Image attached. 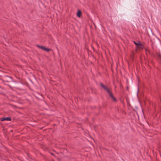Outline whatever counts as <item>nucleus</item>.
<instances>
[{
    "label": "nucleus",
    "instance_id": "4",
    "mask_svg": "<svg viewBox=\"0 0 161 161\" xmlns=\"http://www.w3.org/2000/svg\"><path fill=\"white\" fill-rule=\"evenodd\" d=\"M137 49H136V51L137 50V48L140 49H142L144 48V46L143 44L142 43H140L139 44V45H138V46L136 47Z\"/></svg>",
    "mask_w": 161,
    "mask_h": 161
},
{
    "label": "nucleus",
    "instance_id": "3",
    "mask_svg": "<svg viewBox=\"0 0 161 161\" xmlns=\"http://www.w3.org/2000/svg\"><path fill=\"white\" fill-rule=\"evenodd\" d=\"M36 46L39 48H40L43 50H44L46 52H49L50 51L51 49L49 48H47L45 47L41 46L39 45H37Z\"/></svg>",
    "mask_w": 161,
    "mask_h": 161
},
{
    "label": "nucleus",
    "instance_id": "7",
    "mask_svg": "<svg viewBox=\"0 0 161 161\" xmlns=\"http://www.w3.org/2000/svg\"><path fill=\"white\" fill-rule=\"evenodd\" d=\"M81 14V12L80 10H79L77 13V15L79 17H80Z\"/></svg>",
    "mask_w": 161,
    "mask_h": 161
},
{
    "label": "nucleus",
    "instance_id": "8",
    "mask_svg": "<svg viewBox=\"0 0 161 161\" xmlns=\"http://www.w3.org/2000/svg\"><path fill=\"white\" fill-rule=\"evenodd\" d=\"M134 42L135 43V44L136 45V47L138 46V45H139V43H140V42H135V41Z\"/></svg>",
    "mask_w": 161,
    "mask_h": 161
},
{
    "label": "nucleus",
    "instance_id": "5",
    "mask_svg": "<svg viewBox=\"0 0 161 161\" xmlns=\"http://www.w3.org/2000/svg\"><path fill=\"white\" fill-rule=\"evenodd\" d=\"M11 118L9 117H5V118H1V121H3L4 120L11 121Z\"/></svg>",
    "mask_w": 161,
    "mask_h": 161
},
{
    "label": "nucleus",
    "instance_id": "9",
    "mask_svg": "<svg viewBox=\"0 0 161 161\" xmlns=\"http://www.w3.org/2000/svg\"><path fill=\"white\" fill-rule=\"evenodd\" d=\"M51 154L52 155L54 156V154L53 153H51Z\"/></svg>",
    "mask_w": 161,
    "mask_h": 161
},
{
    "label": "nucleus",
    "instance_id": "6",
    "mask_svg": "<svg viewBox=\"0 0 161 161\" xmlns=\"http://www.w3.org/2000/svg\"><path fill=\"white\" fill-rule=\"evenodd\" d=\"M156 55L158 59H161V54L157 52Z\"/></svg>",
    "mask_w": 161,
    "mask_h": 161
},
{
    "label": "nucleus",
    "instance_id": "1",
    "mask_svg": "<svg viewBox=\"0 0 161 161\" xmlns=\"http://www.w3.org/2000/svg\"><path fill=\"white\" fill-rule=\"evenodd\" d=\"M101 86L108 94L110 97H111L113 101H116V98L114 96L113 93L110 91L107 86L104 85L103 83H100Z\"/></svg>",
    "mask_w": 161,
    "mask_h": 161
},
{
    "label": "nucleus",
    "instance_id": "2",
    "mask_svg": "<svg viewBox=\"0 0 161 161\" xmlns=\"http://www.w3.org/2000/svg\"><path fill=\"white\" fill-rule=\"evenodd\" d=\"M3 80L5 82H10L12 81V79L11 77L6 76L4 77Z\"/></svg>",
    "mask_w": 161,
    "mask_h": 161
}]
</instances>
